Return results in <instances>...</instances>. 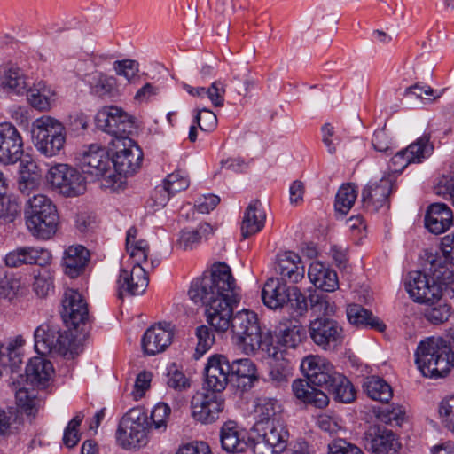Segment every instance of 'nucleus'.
Segmentation results:
<instances>
[{
  "label": "nucleus",
  "instance_id": "16",
  "mask_svg": "<svg viewBox=\"0 0 454 454\" xmlns=\"http://www.w3.org/2000/svg\"><path fill=\"white\" fill-rule=\"evenodd\" d=\"M61 305V317L67 326L76 329L89 319L87 302L77 290L67 289L64 292Z\"/></svg>",
  "mask_w": 454,
  "mask_h": 454
},
{
  "label": "nucleus",
  "instance_id": "44",
  "mask_svg": "<svg viewBox=\"0 0 454 454\" xmlns=\"http://www.w3.org/2000/svg\"><path fill=\"white\" fill-rule=\"evenodd\" d=\"M305 337V331L301 325H290L279 331L277 335V345L280 350L287 352L288 348H295Z\"/></svg>",
  "mask_w": 454,
  "mask_h": 454
},
{
  "label": "nucleus",
  "instance_id": "36",
  "mask_svg": "<svg viewBox=\"0 0 454 454\" xmlns=\"http://www.w3.org/2000/svg\"><path fill=\"white\" fill-rule=\"evenodd\" d=\"M289 288L278 279L270 278L262 290L263 303L270 309H276L283 307L288 298Z\"/></svg>",
  "mask_w": 454,
  "mask_h": 454
},
{
  "label": "nucleus",
  "instance_id": "61",
  "mask_svg": "<svg viewBox=\"0 0 454 454\" xmlns=\"http://www.w3.org/2000/svg\"><path fill=\"white\" fill-rule=\"evenodd\" d=\"M296 313L297 316H302L308 310V301L297 287L289 289L286 302Z\"/></svg>",
  "mask_w": 454,
  "mask_h": 454
},
{
  "label": "nucleus",
  "instance_id": "18",
  "mask_svg": "<svg viewBox=\"0 0 454 454\" xmlns=\"http://www.w3.org/2000/svg\"><path fill=\"white\" fill-rule=\"evenodd\" d=\"M22 137L10 122L0 123V163L12 165L23 155Z\"/></svg>",
  "mask_w": 454,
  "mask_h": 454
},
{
  "label": "nucleus",
  "instance_id": "40",
  "mask_svg": "<svg viewBox=\"0 0 454 454\" xmlns=\"http://www.w3.org/2000/svg\"><path fill=\"white\" fill-rule=\"evenodd\" d=\"M363 388L371 399L381 403H387L393 396L390 385L377 376L366 378L364 381Z\"/></svg>",
  "mask_w": 454,
  "mask_h": 454
},
{
  "label": "nucleus",
  "instance_id": "64",
  "mask_svg": "<svg viewBox=\"0 0 454 454\" xmlns=\"http://www.w3.org/2000/svg\"><path fill=\"white\" fill-rule=\"evenodd\" d=\"M328 454H364L356 445L339 438L328 444Z\"/></svg>",
  "mask_w": 454,
  "mask_h": 454
},
{
  "label": "nucleus",
  "instance_id": "52",
  "mask_svg": "<svg viewBox=\"0 0 454 454\" xmlns=\"http://www.w3.org/2000/svg\"><path fill=\"white\" fill-rule=\"evenodd\" d=\"M377 417L385 424L401 426L406 419V411L401 405H392L380 410Z\"/></svg>",
  "mask_w": 454,
  "mask_h": 454
},
{
  "label": "nucleus",
  "instance_id": "33",
  "mask_svg": "<svg viewBox=\"0 0 454 454\" xmlns=\"http://www.w3.org/2000/svg\"><path fill=\"white\" fill-rule=\"evenodd\" d=\"M346 313L348 322L356 327L371 328L380 333L384 332L386 329V325L382 320L361 305H348Z\"/></svg>",
  "mask_w": 454,
  "mask_h": 454
},
{
  "label": "nucleus",
  "instance_id": "26",
  "mask_svg": "<svg viewBox=\"0 0 454 454\" xmlns=\"http://www.w3.org/2000/svg\"><path fill=\"white\" fill-rule=\"evenodd\" d=\"M276 270L283 281L289 283H298L305 274V268L300 255L292 251L278 254Z\"/></svg>",
  "mask_w": 454,
  "mask_h": 454
},
{
  "label": "nucleus",
  "instance_id": "54",
  "mask_svg": "<svg viewBox=\"0 0 454 454\" xmlns=\"http://www.w3.org/2000/svg\"><path fill=\"white\" fill-rule=\"evenodd\" d=\"M18 407L28 416H35L37 412L36 398L34 390L29 392L27 388H20L15 393Z\"/></svg>",
  "mask_w": 454,
  "mask_h": 454
},
{
  "label": "nucleus",
  "instance_id": "38",
  "mask_svg": "<svg viewBox=\"0 0 454 454\" xmlns=\"http://www.w3.org/2000/svg\"><path fill=\"white\" fill-rule=\"evenodd\" d=\"M137 231L135 227L128 230L126 235V250L129 254L132 265H147L149 246L144 239H137Z\"/></svg>",
  "mask_w": 454,
  "mask_h": 454
},
{
  "label": "nucleus",
  "instance_id": "37",
  "mask_svg": "<svg viewBox=\"0 0 454 454\" xmlns=\"http://www.w3.org/2000/svg\"><path fill=\"white\" fill-rule=\"evenodd\" d=\"M213 232L214 228L207 223H202L195 229L184 228L179 233L177 247L185 251L192 250Z\"/></svg>",
  "mask_w": 454,
  "mask_h": 454
},
{
  "label": "nucleus",
  "instance_id": "15",
  "mask_svg": "<svg viewBox=\"0 0 454 454\" xmlns=\"http://www.w3.org/2000/svg\"><path fill=\"white\" fill-rule=\"evenodd\" d=\"M405 288L413 301L419 303L434 301L441 296L435 276H429L419 270L409 273Z\"/></svg>",
  "mask_w": 454,
  "mask_h": 454
},
{
  "label": "nucleus",
  "instance_id": "29",
  "mask_svg": "<svg viewBox=\"0 0 454 454\" xmlns=\"http://www.w3.org/2000/svg\"><path fill=\"white\" fill-rule=\"evenodd\" d=\"M308 276L310 282L322 291L333 292L339 286L337 273L321 262L310 263Z\"/></svg>",
  "mask_w": 454,
  "mask_h": 454
},
{
  "label": "nucleus",
  "instance_id": "57",
  "mask_svg": "<svg viewBox=\"0 0 454 454\" xmlns=\"http://www.w3.org/2000/svg\"><path fill=\"white\" fill-rule=\"evenodd\" d=\"M20 213V207L15 200L10 197L0 199V222L3 223H12Z\"/></svg>",
  "mask_w": 454,
  "mask_h": 454
},
{
  "label": "nucleus",
  "instance_id": "23",
  "mask_svg": "<svg viewBox=\"0 0 454 454\" xmlns=\"http://www.w3.org/2000/svg\"><path fill=\"white\" fill-rule=\"evenodd\" d=\"M365 440L368 448L374 454L395 453L400 446L395 434L380 425H373L369 428Z\"/></svg>",
  "mask_w": 454,
  "mask_h": 454
},
{
  "label": "nucleus",
  "instance_id": "11",
  "mask_svg": "<svg viewBox=\"0 0 454 454\" xmlns=\"http://www.w3.org/2000/svg\"><path fill=\"white\" fill-rule=\"evenodd\" d=\"M309 335L315 345L323 350H335L342 345L345 334L340 324L326 317H318L309 322Z\"/></svg>",
  "mask_w": 454,
  "mask_h": 454
},
{
  "label": "nucleus",
  "instance_id": "1",
  "mask_svg": "<svg viewBox=\"0 0 454 454\" xmlns=\"http://www.w3.org/2000/svg\"><path fill=\"white\" fill-rule=\"evenodd\" d=\"M188 294L195 303L206 307L207 321L215 332L224 333L230 328L233 309L239 303L241 295L226 263H215L208 273L195 278Z\"/></svg>",
  "mask_w": 454,
  "mask_h": 454
},
{
  "label": "nucleus",
  "instance_id": "19",
  "mask_svg": "<svg viewBox=\"0 0 454 454\" xmlns=\"http://www.w3.org/2000/svg\"><path fill=\"white\" fill-rule=\"evenodd\" d=\"M173 337L171 324H155L145 332L141 340L142 349L147 356L162 353L172 343Z\"/></svg>",
  "mask_w": 454,
  "mask_h": 454
},
{
  "label": "nucleus",
  "instance_id": "31",
  "mask_svg": "<svg viewBox=\"0 0 454 454\" xmlns=\"http://www.w3.org/2000/svg\"><path fill=\"white\" fill-rule=\"evenodd\" d=\"M29 81L17 66L6 65L0 70V87L7 92L23 94Z\"/></svg>",
  "mask_w": 454,
  "mask_h": 454
},
{
  "label": "nucleus",
  "instance_id": "39",
  "mask_svg": "<svg viewBox=\"0 0 454 454\" xmlns=\"http://www.w3.org/2000/svg\"><path fill=\"white\" fill-rule=\"evenodd\" d=\"M254 405V413L258 418L257 427L262 426L263 423H275L278 416L281 412V405L275 398L261 396L256 398Z\"/></svg>",
  "mask_w": 454,
  "mask_h": 454
},
{
  "label": "nucleus",
  "instance_id": "17",
  "mask_svg": "<svg viewBox=\"0 0 454 454\" xmlns=\"http://www.w3.org/2000/svg\"><path fill=\"white\" fill-rule=\"evenodd\" d=\"M395 178L393 175L387 174L380 180L369 182L361 194L364 206L374 211L383 207L388 208V197L395 190Z\"/></svg>",
  "mask_w": 454,
  "mask_h": 454
},
{
  "label": "nucleus",
  "instance_id": "53",
  "mask_svg": "<svg viewBox=\"0 0 454 454\" xmlns=\"http://www.w3.org/2000/svg\"><path fill=\"white\" fill-rule=\"evenodd\" d=\"M170 413L171 409L167 403H157L151 412L152 427L160 432L166 431Z\"/></svg>",
  "mask_w": 454,
  "mask_h": 454
},
{
  "label": "nucleus",
  "instance_id": "27",
  "mask_svg": "<svg viewBox=\"0 0 454 454\" xmlns=\"http://www.w3.org/2000/svg\"><path fill=\"white\" fill-rule=\"evenodd\" d=\"M266 214L259 200H252L245 209L241 223V236L247 239L264 227Z\"/></svg>",
  "mask_w": 454,
  "mask_h": 454
},
{
  "label": "nucleus",
  "instance_id": "47",
  "mask_svg": "<svg viewBox=\"0 0 454 454\" xmlns=\"http://www.w3.org/2000/svg\"><path fill=\"white\" fill-rule=\"evenodd\" d=\"M404 150L411 163L422 162L432 154L434 150V145L430 142V135H423Z\"/></svg>",
  "mask_w": 454,
  "mask_h": 454
},
{
  "label": "nucleus",
  "instance_id": "42",
  "mask_svg": "<svg viewBox=\"0 0 454 454\" xmlns=\"http://www.w3.org/2000/svg\"><path fill=\"white\" fill-rule=\"evenodd\" d=\"M25 91L32 107L40 111H48L51 108L52 92L43 82L40 81L32 87L29 85Z\"/></svg>",
  "mask_w": 454,
  "mask_h": 454
},
{
  "label": "nucleus",
  "instance_id": "28",
  "mask_svg": "<svg viewBox=\"0 0 454 454\" xmlns=\"http://www.w3.org/2000/svg\"><path fill=\"white\" fill-rule=\"evenodd\" d=\"M90 261L89 250L82 246H70L63 257L64 272L72 278L80 276Z\"/></svg>",
  "mask_w": 454,
  "mask_h": 454
},
{
  "label": "nucleus",
  "instance_id": "43",
  "mask_svg": "<svg viewBox=\"0 0 454 454\" xmlns=\"http://www.w3.org/2000/svg\"><path fill=\"white\" fill-rule=\"evenodd\" d=\"M90 88L93 95L102 98L114 97L118 92L116 79L102 72L93 75Z\"/></svg>",
  "mask_w": 454,
  "mask_h": 454
},
{
  "label": "nucleus",
  "instance_id": "24",
  "mask_svg": "<svg viewBox=\"0 0 454 454\" xmlns=\"http://www.w3.org/2000/svg\"><path fill=\"white\" fill-rule=\"evenodd\" d=\"M205 385L207 389L223 391L230 378V362L223 355H215L208 359Z\"/></svg>",
  "mask_w": 454,
  "mask_h": 454
},
{
  "label": "nucleus",
  "instance_id": "34",
  "mask_svg": "<svg viewBox=\"0 0 454 454\" xmlns=\"http://www.w3.org/2000/svg\"><path fill=\"white\" fill-rule=\"evenodd\" d=\"M220 440L222 448L230 453L243 452L247 447L243 432L234 421H228L223 425Z\"/></svg>",
  "mask_w": 454,
  "mask_h": 454
},
{
  "label": "nucleus",
  "instance_id": "46",
  "mask_svg": "<svg viewBox=\"0 0 454 454\" xmlns=\"http://www.w3.org/2000/svg\"><path fill=\"white\" fill-rule=\"evenodd\" d=\"M36 168V164L30 161L27 162L20 171L18 180V188L23 194L29 195L39 187L41 176L35 171Z\"/></svg>",
  "mask_w": 454,
  "mask_h": 454
},
{
  "label": "nucleus",
  "instance_id": "25",
  "mask_svg": "<svg viewBox=\"0 0 454 454\" xmlns=\"http://www.w3.org/2000/svg\"><path fill=\"white\" fill-rule=\"evenodd\" d=\"M453 225V212L444 203L431 204L426 212L425 226L434 234H442Z\"/></svg>",
  "mask_w": 454,
  "mask_h": 454
},
{
  "label": "nucleus",
  "instance_id": "2",
  "mask_svg": "<svg viewBox=\"0 0 454 454\" xmlns=\"http://www.w3.org/2000/svg\"><path fill=\"white\" fill-rule=\"evenodd\" d=\"M301 370L306 380L297 379L292 383L293 393L300 401L318 409L326 407L329 398L317 387L327 390L335 401L349 403L355 400L356 392L350 380L323 357L313 355L304 357Z\"/></svg>",
  "mask_w": 454,
  "mask_h": 454
},
{
  "label": "nucleus",
  "instance_id": "58",
  "mask_svg": "<svg viewBox=\"0 0 454 454\" xmlns=\"http://www.w3.org/2000/svg\"><path fill=\"white\" fill-rule=\"evenodd\" d=\"M114 68L118 75L124 76L130 83L138 80V63L132 59L117 60Z\"/></svg>",
  "mask_w": 454,
  "mask_h": 454
},
{
  "label": "nucleus",
  "instance_id": "48",
  "mask_svg": "<svg viewBox=\"0 0 454 454\" xmlns=\"http://www.w3.org/2000/svg\"><path fill=\"white\" fill-rule=\"evenodd\" d=\"M357 198L356 187L350 184H343L337 192L334 202L335 210L345 215L353 207Z\"/></svg>",
  "mask_w": 454,
  "mask_h": 454
},
{
  "label": "nucleus",
  "instance_id": "41",
  "mask_svg": "<svg viewBox=\"0 0 454 454\" xmlns=\"http://www.w3.org/2000/svg\"><path fill=\"white\" fill-rule=\"evenodd\" d=\"M422 303L426 305L422 314L430 324L442 325L451 315V307L441 296L434 301Z\"/></svg>",
  "mask_w": 454,
  "mask_h": 454
},
{
  "label": "nucleus",
  "instance_id": "10",
  "mask_svg": "<svg viewBox=\"0 0 454 454\" xmlns=\"http://www.w3.org/2000/svg\"><path fill=\"white\" fill-rule=\"evenodd\" d=\"M111 164L120 175L130 176L140 168L143 153L132 139H112Z\"/></svg>",
  "mask_w": 454,
  "mask_h": 454
},
{
  "label": "nucleus",
  "instance_id": "7",
  "mask_svg": "<svg viewBox=\"0 0 454 454\" xmlns=\"http://www.w3.org/2000/svg\"><path fill=\"white\" fill-rule=\"evenodd\" d=\"M236 343L248 354L260 348L262 343L261 327L257 315L248 309L235 313L230 323V328Z\"/></svg>",
  "mask_w": 454,
  "mask_h": 454
},
{
  "label": "nucleus",
  "instance_id": "13",
  "mask_svg": "<svg viewBox=\"0 0 454 454\" xmlns=\"http://www.w3.org/2000/svg\"><path fill=\"white\" fill-rule=\"evenodd\" d=\"M191 408L195 420L203 424L215 422L224 409L222 391L205 388L203 392H198L192 398Z\"/></svg>",
  "mask_w": 454,
  "mask_h": 454
},
{
  "label": "nucleus",
  "instance_id": "60",
  "mask_svg": "<svg viewBox=\"0 0 454 454\" xmlns=\"http://www.w3.org/2000/svg\"><path fill=\"white\" fill-rule=\"evenodd\" d=\"M194 122L200 130L205 132L213 131L217 126V117L215 114L207 108L198 110L194 117Z\"/></svg>",
  "mask_w": 454,
  "mask_h": 454
},
{
  "label": "nucleus",
  "instance_id": "8",
  "mask_svg": "<svg viewBox=\"0 0 454 454\" xmlns=\"http://www.w3.org/2000/svg\"><path fill=\"white\" fill-rule=\"evenodd\" d=\"M35 350L43 356L56 353L65 356L74 342V335L69 331L61 332L58 326L40 325L34 333Z\"/></svg>",
  "mask_w": 454,
  "mask_h": 454
},
{
  "label": "nucleus",
  "instance_id": "56",
  "mask_svg": "<svg viewBox=\"0 0 454 454\" xmlns=\"http://www.w3.org/2000/svg\"><path fill=\"white\" fill-rule=\"evenodd\" d=\"M198 343L195 348V356H202L214 344L215 335L207 325H200L196 329Z\"/></svg>",
  "mask_w": 454,
  "mask_h": 454
},
{
  "label": "nucleus",
  "instance_id": "51",
  "mask_svg": "<svg viewBox=\"0 0 454 454\" xmlns=\"http://www.w3.org/2000/svg\"><path fill=\"white\" fill-rule=\"evenodd\" d=\"M166 383L176 391H184L190 387L189 380L175 363L167 367Z\"/></svg>",
  "mask_w": 454,
  "mask_h": 454
},
{
  "label": "nucleus",
  "instance_id": "45",
  "mask_svg": "<svg viewBox=\"0 0 454 454\" xmlns=\"http://www.w3.org/2000/svg\"><path fill=\"white\" fill-rule=\"evenodd\" d=\"M262 434L260 437L263 438L268 444H271L276 450L281 453L286 449V442L288 437L287 431L278 422L266 424L262 427Z\"/></svg>",
  "mask_w": 454,
  "mask_h": 454
},
{
  "label": "nucleus",
  "instance_id": "62",
  "mask_svg": "<svg viewBox=\"0 0 454 454\" xmlns=\"http://www.w3.org/2000/svg\"><path fill=\"white\" fill-rule=\"evenodd\" d=\"M439 414L444 427L454 434V396L442 400L439 405Z\"/></svg>",
  "mask_w": 454,
  "mask_h": 454
},
{
  "label": "nucleus",
  "instance_id": "59",
  "mask_svg": "<svg viewBox=\"0 0 454 454\" xmlns=\"http://www.w3.org/2000/svg\"><path fill=\"white\" fill-rule=\"evenodd\" d=\"M20 281L12 275L0 276V299L12 301L16 297L20 288Z\"/></svg>",
  "mask_w": 454,
  "mask_h": 454
},
{
  "label": "nucleus",
  "instance_id": "30",
  "mask_svg": "<svg viewBox=\"0 0 454 454\" xmlns=\"http://www.w3.org/2000/svg\"><path fill=\"white\" fill-rule=\"evenodd\" d=\"M430 268L429 271L435 276L437 286L442 296L454 299V273L445 268L442 258L438 255H430L427 258Z\"/></svg>",
  "mask_w": 454,
  "mask_h": 454
},
{
  "label": "nucleus",
  "instance_id": "50",
  "mask_svg": "<svg viewBox=\"0 0 454 454\" xmlns=\"http://www.w3.org/2000/svg\"><path fill=\"white\" fill-rule=\"evenodd\" d=\"M310 309L316 313L331 316L335 313L336 306L324 294L314 292L309 295Z\"/></svg>",
  "mask_w": 454,
  "mask_h": 454
},
{
  "label": "nucleus",
  "instance_id": "22",
  "mask_svg": "<svg viewBox=\"0 0 454 454\" xmlns=\"http://www.w3.org/2000/svg\"><path fill=\"white\" fill-rule=\"evenodd\" d=\"M266 353L270 359V379L278 387H282L288 382L292 375V362L294 357L285 350L270 344L267 346Z\"/></svg>",
  "mask_w": 454,
  "mask_h": 454
},
{
  "label": "nucleus",
  "instance_id": "35",
  "mask_svg": "<svg viewBox=\"0 0 454 454\" xmlns=\"http://www.w3.org/2000/svg\"><path fill=\"white\" fill-rule=\"evenodd\" d=\"M25 372L27 380L31 384L44 386L51 379L54 369L51 363L41 356L31 358Z\"/></svg>",
  "mask_w": 454,
  "mask_h": 454
},
{
  "label": "nucleus",
  "instance_id": "32",
  "mask_svg": "<svg viewBox=\"0 0 454 454\" xmlns=\"http://www.w3.org/2000/svg\"><path fill=\"white\" fill-rule=\"evenodd\" d=\"M230 378L231 380L235 378L238 387L246 391L257 380L256 367L248 358L234 360L230 364Z\"/></svg>",
  "mask_w": 454,
  "mask_h": 454
},
{
  "label": "nucleus",
  "instance_id": "55",
  "mask_svg": "<svg viewBox=\"0 0 454 454\" xmlns=\"http://www.w3.org/2000/svg\"><path fill=\"white\" fill-rule=\"evenodd\" d=\"M20 424V419L15 411L0 410V436L15 434Z\"/></svg>",
  "mask_w": 454,
  "mask_h": 454
},
{
  "label": "nucleus",
  "instance_id": "14",
  "mask_svg": "<svg viewBox=\"0 0 454 454\" xmlns=\"http://www.w3.org/2000/svg\"><path fill=\"white\" fill-rule=\"evenodd\" d=\"M80 164L83 173L95 178L114 176L111 158L106 149L97 144L90 145L83 152Z\"/></svg>",
  "mask_w": 454,
  "mask_h": 454
},
{
  "label": "nucleus",
  "instance_id": "63",
  "mask_svg": "<svg viewBox=\"0 0 454 454\" xmlns=\"http://www.w3.org/2000/svg\"><path fill=\"white\" fill-rule=\"evenodd\" d=\"M163 184L168 189L172 195L188 188L190 182L186 176L180 171L169 174L163 181Z\"/></svg>",
  "mask_w": 454,
  "mask_h": 454
},
{
  "label": "nucleus",
  "instance_id": "5",
  "mask_svg": "<svg viewBox=\"0 0 454 454\" xmlns=\"http://www.w3.org/2000/svg\"><path fill=\"white\" fill-rule=\"evenodd\" d=\"M27 205L26 225L30 233L37 239H51L56 233L59 223L56 206L43 194L34 195Z\"/></svg>",
  "mask_w": 454,
  "mask_h": 454
},
{
  "label": "nucleus",
  "instance_id": "49",
  "mask_svg": "<svg viewBox=\"0 0 454 454\" xmlns=\"http://www.w3.org/2000/svg\"><path fill=\"white\" fill-rule=\"evenodd\" d=\"M34 278L33 287L38 296L45 297L53 291L54 273L49 269L39 270Z\"/></svg>",
  "mask_w": 454,
  "mask_h": 454
},
{
  "label": "nucleus",
  "instance_id": "3",
  "mask_svg": "<svg viewBox=\"0 0 454 454\" xmlns=\"http://www.w3.org/2000/svg\"><path fill=\"white\" fill-rule=\"evenodd\" d=\"M415 363L425 377H446L454 367V352L442 337H430L419 342Z\"/></svg>",
  "mask_w": 454,
  "mask_h": 454
},
{
  "label": "nucleus",
  "instance_id": "9",
  "mask_svg": "<svg viewBox=\"0 0 454 454\" xmlns=\"http://www.w3.org/2000/svg\"><path fill=\"white\" fill-rule=\"evenodd\" d=\"M46 180L53 189L66 197L78 196L86 190L83 176L67 164L59 163L51 167Z\"/></svg>",
  "mask_w": 454,
  "mask_h": 454
},
{
  "label": "nucleus",
  "instance_id": "21",
  "mask_svg": "<svg viewBox=\"0 0 454 454\" xmlns=\"http://www.w3.org/2000/svg\"><path fill=\"white\" fill-rule=\"evenodd\" d=\"M51 253L42 247H19L5 255L8 267H20L23 264H36L41 267L48 265L51 261Z\"/></svg>",
  "mask_w": 454,
  "mask_h": 454
},
{
  "label": "nucleus",
  "instance_id": "6",
  "mask_svg": "<svg viewBox=\"0 0 454 454\" xmlns=\"http://www.w3.org/2000/svg\"><path fill=\"white\" fill-rule=\"evenodd\" d=\"M149 428L147 413L141 408H133L121 418L116 440L126 450L144 447L148 443Z\"/></svg>",
  "mask_w": 454,
  "mask_h": 454
},
{
  "label": "nucleus",
  "instance_id": "12",
  "mask_svg": "<svg viewBox=\"0 0 454 454\" xmlns=\"http://www.w3.org/2000/svg\"><path fill=\"white\" fill-rule=\"evenodd\" d=\"M98 127L112 139H131L129 135L135 126L134 118L122 109L111 106L100 110L96 117Z\"/></svg>",
  "mask_w": 454,
  "mask_h": 454
},
{
  "label": "nucleus",
  "instance_id": "20",
  "mask_svg": "<svg viewBox=\"0 0 454 454\" xmlns=\"http://www.w3.org/2000/svg\"><path fill=\"white\" fill-rule=\"evenodd\" d=\"M148 283L147 267L132 265L130 270L121 269L117 280L118 297L140 295L146 290Z\"/></svg>",
  "mask_w": 454,
  "mask_h": 454
},
{
  "label": "nucleus",
  "instance_id": "4",
  "mask_svg": "<svg viewBox=\"0 0 454 454\" xmlns=\"http://www.w3.org/2000/svg\"><path fill=\"white\" fill-rule=\"evenodd\" d=\"M31 134L33 144L42 155L51 158L64 153L67 130L59 120L43 115L32 122Z\"/></svg>",
  "mask_w": 454,
  "mask_h": 454
}]
</instances>
